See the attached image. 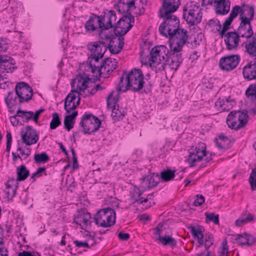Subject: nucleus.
Segmentation results:
<instances>
[{"label":"nucleus","instance_id":"22","mask_svg":"<svg viewBox=\"0 0 256 256\" xmlns=\"http://www.w3.org/2000/svg\"><path fill=\"white\" fill-rule=\"evenodd\" d=\"M77 90H72L64 99V108L67 114L70 112L71 110L76 108L75 106V100L76 99V94H78Z\"/></svg>","mask_w":256,"mask_h":256},{"label":"nucleus","instance_id":"43","mask_svg":"<svg viewBox=\"0 0 256 256\" xmlns=\"http://www.w3.org/2000/svg\"><path fill=\"white\" fill-rule=\"evenodd\" d=\"M126 14L124 15L116 22V28H120V24L121 22H124L128 24H132L134 23V16L131 14V12H126Z\"/></svg>","mask_w":256,"mask_h":256},{"label":"nucleus","instance_id":"19","mask_svg":"<svg viewBox=\"0 0 256 256\" xmlns=\"http://www.w3.org/2000/svg\"><path fill=\"white\" fill-rule=\"evenodd\" d=\"M226 37L224 41L228 50L236 49L238 46V42L240 38L236 31L230 32L225 34Z\"/></svg>","mask_w":256,"mask_h":256},{"label":"nucleus","instance_id":"12","mask_svg":"<svg viewBox=\"0 0 256 256\" xmlns=\"http://www.w3.org/2000/svg\"><path fill=\"white\" fill-rule=\"evenodd\" d=\"M240 60L238 54L227 56L222 58L219 60V66L226 72H230L234 69Z\"/></svg>","mask_w":256,"mask_h":256},{"label":"nucleus","instance_id":"37","mask_svg":"<svg viewBox=\"0 0 256 256\" xmlns=\"http://www.w3.org/2000/svg\"><path fill=\"white\" fill-rule=\"evenodd\" d=\"M180 5V0H164L162 2V7L160 8H162L164 12L171 10L172 8L176 6H178V8Z\"/></svg>","mask_w":256,"mask_h":256},{"label":"nucleus","instance_id":"50","mask_svg":"<svg viewBox=\"0 0 256 256\" xmlns=\"http://www.w3.org/2000/svg\"><path fill=\"white\" fill-rule=\"evenodd\" d=\"M252 190H256V168L253 169L248 179Z\"/></svg>","mask_w":256,"mask_h":256},{"label":"nucleus","instance_id":"42","mask_svg":"<svg viewBox=\"0 0 256 256\" xmlns=\"http://www.w3.org/2000/svg\"><path fill=\"white\" fill-rule=\"evenodd\" d=\"M254 216L250 213L245 216L242 214L238 219L236 221V226H240L242 224L253 222Z\"/></svg>","mask_w":256,"mask_h":256},{"label":"nucleus","instance_id":"11","mask_svg":"<svg viewBox=\"0 0 256 256\" xmlns=\"http://www.w3.org/2000/svg\"><path fill=\"white\" fill-rule=\"evenodd\" d=\"M16 93L18 98L19 106L24 102L30 101L33 96L32 88L25 82L17 83L15 87Z\"/></svg>","mask_w":256,"mask_h":256},{"label":"nucleus","instance_id":"26","mask_svg":"<svg viewBox=\"0 0 256 256\" xmlns=\"http://www.w3.org/2000/svg\"><path fill=\"white\" fill-rule=\"evenodd\" d=\"M234 101L230 100V98H226V100H222L218 98L215 102V106L220 111H228L233 106Z\"/></svg>","mask_w":256,"mask_h":256},{"label":"nucleus","instance_id":"18","mask_svg":"<svg viewBox=\"0 0 256 256\" xmlns=\"http://www.w3.org/2000/svg\"><path fill=\"white\" fill-rule=\"evenodd\" d=\"M14 60L10 56H0V73L12 72L15 68Z\"/></svg>","mask_w":256,"mask_h":256},{"label":"nucleus","instance_id":"64","mask_svg":"<svg viewBox=\"0 0 256 256\" xmlns=\"http://www.w3.org/2000/svg\"><path fill=\"white\" fill-rule=\"evenodd\" d=\"M218 140H220L223 142H227V140H228V138L224 134H220L218 136V137L215 138L214 142L216 143V144H218Z\"/></svg>","mask_w":256,"mask_h":256},{"label":"nucleus","instance_id":"6","mask_svg":"<svg viewBox=\"0 0 256 256\" xmlns=\"http://www.w3.org/2000/svg\"><path fill=\"white\" fill-rule=\"evenodd\" d=\"M212 153L206 150V147L200 148L192 146L189 154L188 156L186 161L190 168H194L196 166V162L204 160L206 162L212 160Z\"/></svg>","mask_w":256,"mask_h":256},{"label":"nucleus","instance_id":"17","mask_svg":"<svg viewBox=\"0 0 256 256\" xmlns=\"http://www.w3.org/2000/svg\"><path fill=\"white\" fill-rule=\"evenodd\" d=\"M90 80L88 76L84 78L81 76H77L74 79L72 80L71 82V86L72 88H76L78 92V95L82 96L84 93L85 90L88 88L87 85L88 82Z\"/></svg>","mask_w":256,"mask_h":256},{"label":"nucleus","instance_id":"46","mask_svg":"<svg viewBox=\"0 0 256 256\" xmlns=\"http://www.w3.org/2000/svg\"><path fill=\"white\" fill-rule=\"evenodd\" d=\"M140 188H136L134 190V192H130V198L132 200H133V203L138 202L140 201V198H141V196L143 192L142 190H140Z\"/></svg>","mask_w":256,"mask_h":256},{"label":"nucleus","instance_id":"57","mask_svg":"<svg viewBox=\"0 0 256 256\" xmlns=\"http://www.w3.org/2000/svg\"><path fill=\"white\" fill-rule=\"evenodd\" d=\"M162 61L158 60V62H154L155 64H156V70L158 71H162L164 70L166 68V66L168 64L164 61L162 62H161ZM157 72V71H156Z\"/></svg>","mask_w":256,"mask_h":256},{"label":"nucleus","instance_id":"36","mask_svg":"<svg viewBox=\"0 0 256 256\" xmlns=\"http://www.w3.org/2000/svg\"><path fill=\"white\" fill-rule=\"evenodd\" d=\"M18 116L21 118V120L23 122H27L30 120H32V116H34V112L32 111H26L22 110L20 108V105L18 108Z\"/></svg>","mask_w":256,"mask_h":256},{"label":"nucleus","instance_id":"13","mask_svg":"<svg viewBox=\"0 0 256 256\" xmlns=\"http://www.w3.org/2000/svg\"><path fill=\"white\" fill-rule=\"evenodd\" d=\"M22 142L25 144H35L38 140V134L32 126H26L24 130L20 132Z\"/></svg>","mask_w":256,"mask_h":256},{"label":"nucleus","instance_id":"25","mask_svg":"<svg viewBox=\"0 0 256 256\" xmlns=\"http://www.w3.org/2000/svg\"><path fill=\"white\" fill-rule=\"evenodd\" d=\"M235 240L240 246L247 245L251 246L255 243L256 239L252 235L244 233L238 234Z\"/></svg>","mask_w":256,"mask_h":256},{"label":"nucleus","instance_id":"39","mask_svg":"<svg viewBox=\"0 0 256 256\" xmlns=\"http://www.w3.org/2000/svg\"><path fill=\"white\" fill-rule=\"evenodd\" d=\"M18 181H17L16 179V180L14 178L9 179V180L7 182L6 184V188L9 189L12 188L13 186H14V188L12 190V194H10V192L9 191L6 192L8 196L10 195L12 196H14L16 194V192L18 187Z\"/></svg>","mask_w":256,"mask_h":256},{"label":"nucleus","instance_id":"29","mask_svg":"<svg viewBox=\"0 0 256 256\" xmlns=\"http://www.w3.org/2000/svg\"><path fill=\"white\" fill-rule=\"evenodd\" d=\"M236 32L240 38H246L247 40H250L252 38L254 32L252 26H239Z\"/></svg>","mask_w":256,"mask_h":256},{"label":"nucleus","instance_id":"58","mask_svg":"<svg viewBox=\"0 0 256 256\" xmlns=\"http://www.w3.org/2000/svg\"><path fill=\"white\" fill-rule=\"evenodd\" d=\"M20 117L19 116H18V110L16 111V114L14 116H10V121L11 124L14 126H17L18 125L19 122H20Z\"/></svg>","mask_w":256,"mask_h":256},{"label":"nucleus","instance_id":"54","mask_svg":"<svg viewBox=\"0 0 256 256\" xmlns=\"http://www.w3.org/2000/svg\"><path fill=\"white\" fill-rule=\"evenodd\" d=\"M42 175H47L46 168L44 166L38 168L36 171L34 173V176L37 178L42 176Z\"/></svg>","mask_w":256,"mask_h":256},{"label":"nucleus","instance_id":"60","mask_svg":"<svg viewBox=\"0 0 256 256\" xmlns=\"http://www.w3.org/2000/svg\"><path fill=\"white\" fill-rule=\"evenodd\" d=\"M118 238L123 241H127L130 238V235L128 233L120 232L118 235Z\"/></svg>","mask_w":256,"mask_h":256},{"label":"nucleus","instance_id":"47","mask_svg":"<svg viewBox=\"0 0 256 256\" xmlns=\"http://www.w3.org/2000/svg\"><path fill=\"white\" fill-rule=\"evenodd\" d=\"M61 124L60 118L57 112H54L52 114V120L50 122V128L54 130Z\"/></svg>","mask_w":256,"mask_h":256},{"label":"nucleus","instance_id":"9","mask_svg":"<svg viewBox=\"0 0 256 256\" xmlns=\"http://www.w3.org/2000/svg\"><path fill=\"white\" fill-rule=\"evenodd\" d=\"M100 124L101 122L98 118L92 113L86 112L82 116L80 122L84 134H88L98 130Z\"/></svg>","mask_w":256,"mask_h":256},{"label":"nucleus","instance_id":"59","mask_svg":"<svg viewBox=\"0 0 256 256\" xmlns=\"http://www.w3.org/2000/svg\"><path fill=\"white\" fill-rule=\"evenodd\" d=\"M44 111V109L40 108L36 111L35 112H34V116H32V120L36 122H38V120L40 114Z\"/></svg>","mask_w":256,"mask_h":256},{"label":"nucleus","instance_id":"41","mask_svg":"<svg viewBox=\"0 0 256 256\" xmlns=\"http://www.w3.org/2000/svg\"><path fill=\"white\" fill-rule=\"evenodd\" d=\"M6 103L9 108L16 106L18 102H17L16 96H14V93L12 92H8L7 96L5 98Z\"/></svg>","mask_w":256,"mask_h":256},{"label":"nucleus","instance_id":"15","mask_svg":"<svg viewBox=\"0 0 256 256\" xmlns=\"http://www.w3.org/2000/svg\"><path fill=\"white\" fill-rule=\"evenodd\" d=\"M140 180L141 184L140 185V188L142 190V191L154 188L160 182L159 174L154 173L143 177Z\"/></svg>","mask_w":256,"mask_h":256},{"label":"nucleus","instance_id":"21","mask_svg":"<svg viewBox=\"0 0 256 256\" xmlns=\"http://www.w3.org/2000/svg\"><path fill=\"white\" fill-rule=\"evenodd\" d=\"M188 228L190 230L193 238L198 240V247H200L202 246L204 244V228L202 226L198 225L196 227L190 226L188 227Z\"/></svg>","mask_w":256,"mask_h":256},{"label":"nucleus","instance_id":"8","mask_svg":"<svg viewBox=\"0 0 256 256\" xmlns=\"http://www.w3.org/2000/svg\"><path fill=\"white\" fill-rule=\"evenodd\" d=\"M202 13L198 5H192L188 10L186 6L183 7V18L190 26L200 24L202 21Z\"/></svg>","mask_w":256,"mask_h":256},{"label":"nucleus","instance_id":"63","mask_svg":"<svg viewBox=\"0 0 256 256\" xmlns=\"http://www.w3.org/2000/svg\"><path fill=\"white\" fill-rule=\"evenodd\" d=\"M126 4L124 2H120L118 4V10L120 14L126 12Z\"/></svg>","mask_w":256,"mask_h":256},{"label":"nucleus","instance_id":"53","mask_svg":"<svg viewBox=\"0 0 256 256\" xmlns=\"http://www.w3.org/2000/svg\"><path fill=\"white\" fill-rule=\"evenodd\" d=\"M242 11V10L240 6H235L232 8L229 16L234 19L238 16V13H240Z\"/></svg>","mask_w":256,"mask_h":256},{"label":"nucleus","instance_id":"24","mask_svg":"<svg viewBox=\"0 0 256 256\" xmlns=\"http://www.w3.org/2000/svg\"><path fill=\"white\" fill-rule=\"evenodd\" d=\"M242 46L244 48L245 52L250 56L254 57L252 61L256 60V36H253L248 40L244 42Z\"/></svg>","mask_w":256,"mask_h":256},{"label":"nucleus","instance_id":"34","mask_svg":"<svg viewBox=\"0 0 256 256\" xmlns=\"http://www.w3.org/2000/svg\"><path fill=\"white\" fill-rule=\"evenodd\" d=\"M246 6L249 9V14H250V18H247L246 16H241L240 18V26H252L250 24V21L252 20L254 16V6H250L249 5H246Z\"/></svg>","mask_w":256,"mask_h":256},{"label":"nucleus","instance_id":"38","mask_svg":"<svg viewBox=\"0 0 256 256\" xmlns=\"http://www.w3.org/2000/svg\"><path fill=\"white\" fill-rule=\"evenodd\" d=\"M124 38H118V46H116V45H114V46L112 45L107 46V48H108L112 54H118L121 52L124 46Z\"/></svg>","mask_w":256,"mask_h":256},{"label":"nucleus","instance_id":"28","mask_svg":"<svg viewBox=\"0 0 256 256\" xmlns=\"http://www.w3.org/2000/svg\"><path fill=\"white\" fill-rule=\"evenodd\" d=\"M99 16H100L93 14L86 22L84 25V28L87 32L91 33L98 30L99 32L98 26L97 27L94 25V22H96L98 23V20L100 19L98 18Z\"/></svg>","mask_w":256,"mask_h":256},{"label":"nucleus","instance_id":"61","mask_svg":"<svg viewBox=\"0 0 256 256\" xmlns=\"http://www.w3.org/2000/svg\"><path fill=\"white\" fill-rule=\"evenodd\" d=\"M74 243L76 244V246L78 248L85 247L87 248H90V246H89L86 242H80L78 240H76L74 242Z\"/></svg>","mask_w":256,"mask_h":256},{"label":"nucleus","instance_id":"3","mask_svg":"<svg viewBox=\"0 0 256 256\" xmlns=\"http://www.w3.org/2000/svg\"><path fill=\"white\" fill-rule=\"evenodd\" d=\"M172 33H167L166 38H168L169 46L170 50L173 52H180L182 50L184 46L190 44L188 41L190 38L188 35L187 30L183 28H178L172 30Z\"/></svg>","mask_w":256,"mask_h":256},{"label":"nucleus","instance_id":"7","mask_svg":"<svg viewBox=\"0 0 256 256\" xmlns=\"http://www.w3.org/2000/svg\"><path fill=\"white\" fill-rule=\"evenodd\" d=\"M98 18H100L98 20L99 38L100 39L108 38L110 36L104 31L114 27L112 23L116 21V14L114 10H110L108 13H105L103 16L100 15Z\"/></svg>","mask_w":256,"mask_h":256},{"label":"nucleus","instance_id":"40","mask_svg":"<svg viewBox=\"0 0 256 256\" xmlns=\"http://www.w3.org/2000/svg\"><path fill=\"white\" fill-rule=\"evenodd\" d=\"M34 159L36 164H44L50 160L49 156L46 152L36 154Z\"/></svg>","mask_w":256,"mask_h":256},{"label":"nucleus","instance_id":"33","mask_svg":"<svg viewBox=\"0 0 256 256\" xmlns=\"http://www.w3.org/2000/svg\"><path fill=\"white\" fill-rule=\"evenodd\" d=\"M176 170L168 168L160 172L159 178L160 182H167L172 180L175 176Z\"/></svg>","mask_w":256,"mask_h":256},{"label":"nucleus","instance_id":"49","mask_svg":"<svg viewBox=\"0 0 256 256\" xmlns=\"http://www.w3.org/2000/svg\"><path fill=\"white\" fill-rule=\"evenodd\" d=\"M172 54H170L169 58H166V62L168 64L172 69L176 70L178 68H176V62H177L176 56H175V53L176 52H173Z\"/></svg>","mask_w":256,"mask_h":256},{"label":"nucleus","instance_id":"1","mask_svg":"<svg viewBox=\"0 0 256 256\" xmlns=\"http://www.w3.org/2000/svg\"><path fill=\"white\" fill-rule=\"evenodd\" d=\"M152 88L150 82H145L142 70L140 68H134L130 72L123 70V74L120 78L116 88L119 92H126L130 90L132 92H139L146 94L150 93Z\"/></svg>","mask_w":256,"mask_h":256},{"label":"nucleus","instance_id":"45","mask_svg":"<svg viewBox=\"0 0 256 256\" xmlns=\"http://www.w3.org/2000/svg\"><path fill=\"white\" fill-rule=\"evenodd\" d=\"M30 145H26L24 146L18 147L17 148V151L19 152L18 154L20 156V158L26 159L30 154L31 149L28 147V146H30Z\"/></svg>","mask_w":256,"mask_h":256},{"label":"nucleus","instance_id":"52","mask_svg":"<svg viewBox=\"0 0 256 256\" xmlns=\"http://www.w3.org/2000/svg\"><path fill=\"white\" fill-rule=\"evenodd\" d=\"M2 74H0V88L5 89L9 86L10 82L4 75H2Z\"/></svg>","mask_w":256,"mask_h":256},{"label":"nucleus","instance_id":"5","mask_svg":"<svg viewBox=\"0 0 256 256\" xmlns=\"http://www.w3.org/2000/svg\"><path fill=\"white\" fill-rule=\"evenodd\" d=\"M242 74L245 79H256V60L250 61L243 68ZM246 97L252 101H256V82L249 86L246 91Z\"/></svg>","mask_w":256,"mask_h":256},{"label":"nucleus","instance_id":"48","mask_svg":"<svg viewBox=\"0 0 256 256\" xmlns=\"http://www.w3.org/2000/svg\"><path fill=\"white\" fill-rule=\"evenodd\" d=\"M206 222L208 223L209 222H213L215 224H219V216L218 214H215L213 212H206Z\"/></svg>","mask_w":256,"mask_h":256},{"label":"nucleus","instance_id":"55","mask_svg":"<svg viewBox=\"0 0 256 256\" xmlns=\"http://www.w3.org/2000/svg\"><path fill=\"white\" fill-rule=\"evenodd\" d=\"M204 198L202 194H198L196 198L194 200L193 205L194 206H200L204 202Z\"/></svg>","mask_w":256,"mask_h":256},{"label":"nucleus","instance_id":"10","mask_svg":"<svg viewBox=\"0 0 256 256\" xmlns=\"http://www.w3.org/2000/svg\"><path fill=\"white\" fill-rule=\"evenodd\" d=\"M117 62L116 59L111 58H106L102 64H92V60L89 62V67L91 69L92 73H94L96 70L98 71L99 76L106 72L104 78L108 76L117 67Z\"/></svg>","mask_w":256,"mask_h":256},{"label":"nucleus","instance_id":"20","mask_svg":"<svg viewBox=\"0 0 256 256\" xmlns=\"http://www.w3.org/2000/svg\"><path fill=\"white\" fill-rule=\"evenodd\" d=\"M88 48L92 54H100V57H103L107 50V45L104 42L98 41L88 44Z\"/></svg>","mask_w":256,"mask_h":256},{"label":"nucleus","instance_id":"14","mask_svg":"<svg viewBox=\"0 0 256 256\" xmlns=\"http://www.w3.org/2000/svg\"><path fill=\"white\" fill-rule=\"evenodd\" d=\"M113 92L110 94L106 98L107 107L108 108H112V116L114 120H119L122 119L125 116L124 112H122L119 109L116 108V104L118 100V98L112 96Z\"/></svg>","mask_w":256,"mask_h":256},{"label":"nucleus","instance_id":"56","mask_svg":"<svg viewBox=\"0 0 256 256\" xmlns=\"http://www.w3.org/2000/svg\"><path fill=\"white\" fill-rule=\"evenodd\" d=\"M98 86H95V87L92 88L91 90H88L86 92L84 91V94L82 96L84 97H89L94 95L96 92L98 90Z\"/></svg>","mask_w":256,"mask_h":256},{"label":"nucleus","instance_id":"32","mask_svg":"<svg viewBox=\"0 0 256 256\" xmlns=\"http://www.w3.org/2000/svg\"><path fill=\"white\" fill-rule=\"evenodd\" d=\"M78 114V111L73 112L72 114L67 115L64 119V125L66 128L70 131L74 127V120Z\"/></svg>","mask_w":256,"mask_h":256},{"label":"nucleus","instance_id":"62","mask_svg":"<svg viewBox=\"0 0 256 256\" xmlns=\"http://www.w3.org/2000/svg\"><path fill=\"white\" fill-rule=\"evenodd\" d=\"M234 18L229 16L224 22L222 28L228 30Z\"/></svg>","mask_w":256,"mask_h":256},{"label":"nucleus","instance_id":"31","mask_svg":"<svg viewBox=\"0 0 256 256\" xmlns=\"http://www.w3.org/2000/svg\"><path fill=\"white\" fill-rule=\"evenodd\" d=\"M236 114V111H232L228 114L226 118V123L230 128L238 130L243 126H241L240 123L235 118L234 114Z\"/></svg>","mask_w":256,"mask_h":256},{"label":"nucleus","instance_id":"51","mask_svg":"<svg viewBox=\"0 0 256 256\" xmlns=\"http://www.w3.org/2000/svg\"><path fill=\"white\" fill-rule=\"evenodd\" d=\"M214 238L212 234L208 233L205 234L204 248L206 250H208L210 248L213 244Z\"/></svg>","mask_w":256,"mask_h":256},{"label":"nucleus","instance_id":"4","mask_svg":"<svg viewBox=\"0 0 256 256\" xmlns=\"http://www.w3.org/2000/svg\"><path fill=\"white\" fill-rule=\"evenodd\" d=\"M116 214L114 210L109 207L98 210L94 218L95 224L104 228L114 226L116 223Z\"/></svg>","mask_w":256,"mask_h":256},{"label":"nucleus","instance_id":"2","mask_svg":"<svg viewBox=\"0 0 256 256\" xmlns=\"http://www.w3.org/2000/svg\"><path fill=\"white\" fill-rule=\"evenodd\" d=\"M178 10V6H174L171 10L164 12L162 8L159 10L158 16L164 18V22L161 23L159 26V32L160 34L164 36H167V33H172V30L174 31L180 28V23L178 18L175 15L172 14Z\"/></svg>","mask_w":256,"mask_h":256},{"label":"nucleus","instance_id":"35","mask_svg":"<svg viewBox=\"0 0 256 256\" xmlns=\"http://www.w3.org/2000/svg\"><path fill=\"white\" fill-rule=\"evenodd\" d=\"M17 181L20 182L25 180L30 174V171L26 169L24 164L17 168Z\"/></svg>","mask_w":256,"mask_h":256},{"label":"nucleus","instance_id":"16","mask_svg":"<svg viewBox=\"0 0 256 256\" xmlns=\"http://www.w3.org/2000/svg\"><path fill=\"white\" fill-rule=\"evenodd\" d=\"M91 216L89 212H78L74 216V222L80 226L82 229L87 231L86 228L91 226L92 222L90 220Z\"/></svg>","mask_w":256,"mask_h":256},{"label":"nucleus","instance_id":"23","mask_svg":"<svg viewBox=\"0 0 256 256\" xmlns=\"http://www.w3.org/2000/svg\"><path fill=\"white\" fill-rule=\"evenodd\" d=\"M230 0H217L214 4L216 14L220 16L226 14L230 11Z\"/></svg>","mask_w":256,"mask_h":256},{"label":"nucleus","instance_id":"27","mask_svg":"<svg viewBox=\"0 0 256 256\" xmlns=\"http://www.w3.org/2000/svg\"><path fill=\"white\" fill-rule=\"evenodd\" d=\"M164 50H166V46L164 45L155 46L150 52V60L152 62H158V60L162 61L160 58V52H164Z\"/></svg>","mask_w":256,"mask_h":256},{"label":"nucleus","instance_id":"30","mask_svg":"<svg viewBox=\"0 0 256 256\" xmlns=\"http://www.w3.org/2000/svg\"><path fill=\"white\" fill-rule=\"evenodd\" d=\"M156 240L164 246H169L171 248L176 247L177 244L176 240L168 235L158 236Z\"/></svg>","mask_w":256,"mask_h":256},{"label":"nucleus","instance_id":"44","mask_svg":"<svg viewBox=\"0 0 256 256\" xmlns=\"http://www.w3.org/2000/svg\"><path fill=\"white\" fill-rule=\"evenodd\" d=\"M236 114H234L235 118H236L238 122L240 123L241 126H244L247 122L248 117L247 112L246 111L244 112V111L241 112L240 110H238L236 111Z\"/></svg>","mask_w":256,"mask_h":256}]
</instances>
